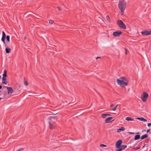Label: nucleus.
<instances>
[{
  "label": "nucleus",
  "mask_w": 151,
  "mask_h": 151,
  "mask_svg": "<svg viewBox=\"0 0 151 151\" xmlns=\"http://www.w3.org/2000/svg\"><path fill=\"white\" fill-rule=\"evenodd\" d=\"M11 50L9 47H6V52L7 53H9L10 52Z\"/></svg>",
  "instance_id": "17"
},
{
  "label": "nucleus",
  "mask_w": 151,
  "mask_h": 151,
  "mask_svg": "<svg viewBox=\"0 0 151 151\" xmlns=\"http://www.w3.org/2000/svg\"><path fill=\"white\" fill-rule=\"evenodd\" d=\"M147 126L148 127H150V126H151V123H149L147 124Z\"/></svg>",
  "instance_id": "31"
},
{
  "label": "nucleus",
  "mask_w": 151,
  "mask_h": 151,
  "mask_svg": "<svg viewBox=\"0 0 151 151\" xmlns=\"http://www.w3.org/2000/svg\"><path fill=\"white\" fill-rule=\"evenodd\" d=\"M106 114V116H110L111 115L109 114Z\"/></svg>",
  "instance_id": "32"
},
{
  "label": "nucleus",
  "mask_w": 151,
  "mask_h": 151,
  "mask_svg": "<svg viewBox=\"0 0 151 151\" xmlns=\"http://www.w3.org/2000/svg\"><path fill=\"white\" fill-rule=\"evenodd\" d=\"M129 133L130 134H134V133L133 132H129Z\"/></svg>",
  "instance_id": "35"
},
{
  "label": "nucleus",
  "mask_w": 151,
  "mask_h": 151,
  "mask_svg": "<svg viewBox=\"0 0 151 151\" xmlns=\"http://www.w3.org/2000/svg\"><path fill=\"white\" fill-rule=\"evenodd\" d=\"M118 6L120 11V14L122 15H123L126 6V2L124 0L120 1L119 3Z\"/></svg>",
  "instance_id": "1"
},
{
  "label": "nucleus",
  "mask_w": 151,
  "mask_h": 151,
  "mask_svg": "<svg viewBox=\"0 0 151 151\" xmlns=\"http://www.w3.org/2000/svg\"><path fill=\"white\" fill-rule=\"evenodd\" d=\"M148 94L146 92H144L141 97V99L143 102H146L148 97Z\"/></svg>",
  "instance_id": "5"
},
{
  "label": "nucleus",
  "mask_w": 151,
  "mask_h": 151,
  "mask_svg": "<svg viewBox=\"0 0 151 151\" xmlns=\"http://www.w3.org/2000/svg\"><path fill=\"white\" fill-rule=\"evenodd\" d=\"M146 131V130H144L142 131V132H143L144 131Z\"/></svg>",
  "instance_id": "41"
},
{
  "label": "nucleus",
  "mask_w": 151,
  "mask_h": 151,
  "mask_svg": "<svg viewBox=\"0 0 151 151\" xmlns=\"http://www.w3.org/2000/svg\"><path fill=\"white\" fill-rule=\"evenodd\" d=\"M150 129L148 130H147V133L148 132L150 131Z\"/></svg>",
  "instance_id": "36"
},
{
  "label": "nucleus",
  "mask_w": 151,
  "mask_h": 151,
  "mask_svg": "<svg viewBox=\"0 0 151 151\" xmlns=\"http://www.w3.org/2000/svg\"><path fill=\"white\" fill-rule=\"evenodd\" d=\"M57 8L58 9L59 11H60L61 10V9L60 7L58 6L57 7Z\"/></svg>",
  "instance_id": "30"
},
{
  "label": "nucleus",
  "mask_w": 151,
  "mask_h": 151,
  "mask_svg": "<svg viewBox=\"0 0 151 151\" xmlns=\"http://www.w3.org/2000/svg\"><path fill=\"white\" fill-rule=\"evenodd\" d=\"M57 117L56 116H51L48 118V119L50 120L49 121V128L51 129L55 128V126L54 124L57 121Z\"/></svg>",
  "instance_id": "2"
},
{
  "label": "nucleus",
  "mask_w": 151,
  "mask_h": 151,
  "mask_svg": "<svg viewBox=\"0 0 151 151\" xmlns=\"http://www.w3.org/2000/svg\"><path fill=\"white\" fill-rule=\"evenodd\" d=\"M147 137H148L147 135V134H145L141 137V139H143L145 138H147Z\"/></svg>",
  "instance_id": "19"
},
{
  "label": "nucleus",
  "mask_w": 151,
  "mask_h": 151,
  "mask_svg": "<svg viewBox=\"0 0 151 151\" xmlns=\"http://www.w3.org/2000/svg\"><path fill=\"white\" fill-rule=\"evenodd\" d=\"M6 88L7 90V94L8 95H11L13 92L14 90L11 87H7Z\"/></svg>",
  "instance_id": "7"
},
{
  "label": "nucleus",
  "mask_w": 151,
  "mask_h": 151,
  "mask_svg": "<svg viewBox=\"0 0 151 151\" xmlns=\"http://www.w3.org/2000/svg\"><path fill=\"white\" fill-rule=\"evenodd\" d=\"M136 119L144 122H146L147 121V119H145L143 117H137L136 118Z\"/></svg>",
  "instance_id": "14"
},
{
  "label": "nucleus",
  "mask_w": 151,
  "mask_h": 151,
  "mask_svg": "<svg viewBox=\"0 0 151 151\" xmlns=\"http://www.w3.org/2000/svg\"><path fill=\"white\" fill-rule=\"evenodd\" d=\"M141 34L143 35H151V31L145 30L142 31L141 32Z\"/></svg>",
  "instance_id": "8"
},
{
  "label": "nucleus",
  "mask_w": 151,
  "mask_h": 151,
  "mask_svg": "<svg viewBox=\"0 0 151 151\" xmlns=\"http://www.w3.org/2000/svg\"><path fill=\"white\" fill-rule=\"evenodd\" d=\"M117 84L120 86L122 87H124L128 85V82H126L123 80L118 79L117 80Z\"/></svg>",
  "instance_id": "3"
},
{
  "label": "nucleus",
  "mask_w": 151,
  "mask_h": 151,
  "mask_svg": "<svg viewBox=\"0 0 151 151\" xmlns=\"http://www.w3.org/2000/svg\"><path fill=\"white\" fill-rule=\"evenodd\" d=\"M100 146L101 147H106V146L105 145H104V144H101L100 145Z\"/></svg>",
  "instance_id": "27"
},
{
  "label": "nucleus",
  "mask_w": 151,
  "mask_h": 151,
  "mask_svg": "<svg viewBox=\"0 0 151 151\" xmlns=\"http://www.w3.org/2000/svg\"><path fill=\"white\" fill-rule=\"evenodd\" d=\"M125 119L128 121H133L134 120V119L132 118L129 117H126Z\"/></svg>",
  "instance_id": "18"
},
{
  "label": "nucleus",
  "mask_w": 151,
  "mask_h": 151,
  "mask_svg": "<svg viewBox=\"0 0 151 151\" xmlns=\"http://www.w3.org/2000/svg\"><path fill=\"white\" fill-rule=\"evenodd\" d=\"M101 116L103 118H105L106 116V114H102L101 115Z\"/></svg>",
  "instance_id": "24"
},
{
  "label": "nucleus",
  "mask_w": 151,
  "mask_h": 151,
  "mask_svg": "<svg viewBox=\"0 0 151 151\" xmlns=\"http://www.w3.org/2000/svg\"><path fill=\"white\" fill-rule=\"evenodd\" d=\"M118 105H116V106H115L114 108L113 109H112V110L113 111H115L116 110V109H117V107L118 106Z\"/></svg>",
  "instance_id": "25"
},
{
  "label": "nucleus",
  "mask_w": 151,
  "mask_h": 151,
  "mask_svg": "<svg viewBox=\"0 0 151 151\" xmlns=\"http://www.w3.org/2000/svg\"><path fill=\"white\" fill-rule=\"evenodd\" d=\"M117 23L119 27L121 29H126V27L124 23L121 20H119L117 21Z\"/></svg>",
  "instance_id": "4"
},
{
  "label": "nucleus",
  "mask_w": 151,
  "mask_h": 151,
  "mask_svg": "<svg viewBox=\"0 0 151 151\" xmlns=\"http://www.w3.org/2000/svg\"><path fill=\"white\" fill-rule=\"evenodd\" d=\"M6 35L5 34V32L4 31H3L2 32V36L1 38V40L3 42V43L5 44V45L6 46V44L5 42V38L6 37Z\"/></svg>",
  "instance_id": "10"
},
{
  "label": "nucleus",
  "mask_w": 151,
  "mask_h": 151,
  "mask_svg": "<svg viewBox=\"0 0 151 151\" xmlns=\"http://www.w3.org/2000/svg\"><path fill=\"white\" fill-rule=\"evenodd\" d=\"M106 18L107 20L109 22V21H110V18H109V16L108 15H107V16H106Z\"/></svg>",
  "instance_id": "26"
},
{
  "label": "nucleus",
  "mask_w": 151,
  "mask_h": 151,
  "mask_svg": "<svg viewBox=\"0 0 151 151\" xmlns=\"http://www.w3.org/2000/svg\"><path fill=\"white\" fill-rule=\"evenodd\" d=\"M145 147V145H144L142 147V148H144V147Z\"/></svg>",
  "instance_id": "39"
},
{
  "label": "nucleus",
  "mask_w": 151,
  "mask_h": 151,
  "mask_svg": "<svg viewBox=\"0 0 151 151\" xmlns=\"http://www.w3.org/2000/svg\"><path fill=\"white\" fill-rule=\"evenodd\" d=\"M140 138V135H136L134 138V140H137L139 139Z\"/></svg>",
  "instance_id": "21"
},
{
  "label": "nucleus",
  "mask_w": 151,
  "mask_h": 151,
  "mask_svg": "<svg viewBox=\"0 0 151 151\" xmlns=\"http://www.w3.org/2000/svg\"><path fill=\"white\" fill-rule=\"evenodd\" d=\"M118 79L122 80L123 81H124L126 82H128V81L127 80V79L124 77H121Z\"/></svg>",
  "instance_id": "15"
},
{
  "label": "nucleus",
  "mask_w": 151,
  "mask_h": 151,
  "mask_svg": "<svg viewBox=\"0 0 151 151\" xmlns=\"http://www.w3.org/2000/svg\"><path fill=\"white\" fill-rule=\"evenodd\" d=\"M1 99H2V98H0V100H1Z\"/></svg>",
  "instance_id": "42"
},
{
  "label": "nucleus",
  "mask_w": 151,
  "mask_h": 151,
  "mask_svg": "<svg viewBox=\"0 0 151 151\" xmlns=\"http://www.w3.org/2000/svg\"><path fill=\"white\" fill-rule=\"evenodd\" d=\"M125 51H126V52H125L126 54L127 55V51H128V50L126 49H125Z\"/></svg>",
  "instance_id": "29"
},
{
  "label": "nucleus",
  "mask_w": 151,
  "mask_h": 151,
  "mask_svg": "<svg viewBox=\"0 0 151 151\" xmlns=\"http://www.w3.org/2000/svg\"><path fill=\"white\" fill-rule=\"evenodd\" d=\"M122 141L121 139H119L115 143L116 147V148L119 149L120 148L121 145L122 144Z\"/></svg>",
  "instance_id": "6"
},
{
  "label": "nucleus",
  "mask_w": 151,
  "mask_h": 151,
  "mask_svg": "<svg viewBox=\"0 0 151 151\" xmlns=\"http://www.w3.org/2000/svg\"><path fill=\"white\" fill-rule=\"evenodd\" d=\"M7 81L6 78H2V84L7 85Z\"/></svg>",
  "instance_id": "12"
},
{
  "label": "nucleus",
  "mask_w": 151,
  "mask_h": 151,
  "mask_svg": "<svg viewBox=\"0 0 151 151\" xmlns=\"http://www.w3.org/2000/svg\"><path fill=\"white\" fill-rule=\"evenodd\" d=\"M7 76L6 75V70H5L4 71V73L3 75V77L2 78H6Z\"/></svg>",
  "instance_id": "20"
},
{
  "label": "nucleus",
  "mask_w": 151,
  "mask_h": 151,
  "mask_svg": "<svg viewBox=\"0 0 151 151\" xmlns=\"http://www.w3.org/2000/svg\"><path fill=\"white\" fill-rule=\"evenodd\" d=\"M136 134H139V132H137V133H135Z\"/></svg>",
  "instance_id": "40"
},
{
  "label": "nucleus",
  "mask_w": 151,
  "mask_h": 151,
  "mask_svg": "<svg viewBox=\"0 0 151 151\" xmlns=\"http://www.w3.org/2000/svg\"><path fill=\"white\" fill-rule=\"evenodd\" d=\"M100 57H97L96 58V59H99V58H100Z\"/></svg>",
  "instance_id": "37"
},
{
  "label": "nucleus",
  "mask_w": 151,
  "mask_h": 151,
  "mask_svg": "<svg viewBox=\"0 0 151 151\" xmlns=\"http://www.w3.org/2000/svg\"><path fill=\"white\" fill-rule=\"evenodd\" d=\"M2 88V86L1 85H0V89H1Z\"/></svg>",
  "instance_id": "38"
},
{
  "label": "nucleus",
  "mask_w": 151,
  "mask_h": 151,
  "mask_svg": "<svg viewBox=\"0 0 151 151\" xmlns=\"http://www.w3.org/2000/svg\"><path fill=\"white\" fill-rule=\"evenodd\" d=\"M127 146L125 145H122L120 146V148L116 150V151H122V150H124L125 149Z\"/></svg>",
  "instance_id": "11"
},
{
  "label": "nucleus",
  "mask_w": 151,
  "mask_h": 151,
  "mask_svg": "<svg viewBox=\"0 0 151 151\" xmlns=\"http://www.w3.org/2000/svg\"><path fill=\"white\" fill-rule=\"evenodd\" d=\"M54 22L53 20H50L49 21V23L51 24H52L54 23Z\"/></svg>",
  "instance_id": "22"
},
{
  "label": "nucleus",
  "mask_w": 151,
  "mask_h": 151,
  "mask_svg": "<svg viewBox=\"0 0 151 151\" xmlns=\"http://www.w3.org/2000/svg\"><path fill=\"white\" fill-rule=\"evenodd\" d=\"M23 149H19L17 151H21V150H22Z\"/></svg>",
  "instance_id": "33"
},
{
  "label": "nucleus",
  "mask_w": 151,
  "mask_h": 151,
  "mask_svg": "<svg viewBox=\"0 0 151 151\" xmlns=\"http://www.w3.org/2000/svg\"><path fill=\"white\" fill-rule=\"evenodd\" d=\"M125 130V129L124 127H122L121 128L118 129L117 130L118 132H120L122 131H124Z\"/></svg>",
  "instance_id": "16"
},
{
  "label": "nucleus",
  "mask_w": 151,
  "mask_h": 151,
  "mask_svg": "<svg viewBox=\"0 0 151 151\" xmlns=\"http://www.w3.org/2000/svg\"><path fill=\"white\" fill-rule=\"evenodd\" d=\"M122 33V32L120 31H117L114 32L113 33V35L115 37H119Z\"/></svg>",
  "instance_id": "9"
},
{
  "label": "nucleus",
  "mask_w": 151,
  "mask_h": 151,
  "mask_svg": "<svg viewBox=\"0 0 151 151\" xmlns=\"http://www.w3.org/2000/svg\"><path fill=\"white\" fill-rule=\"evenodd\" d=\"M24 84L26 86H27L28 85V83L27 81H25L24 82Z\"/></svg>",
  "instance_id": "28"
},
{
  "label": "nucleus",
  "mask_w": 151,
  "mask_h": 151,
  "mask_svg": "<svg viewBox=\"0 0 151 151\" xmlns=\"http://www.w3.org/2000/svg\"><path fill=\"white\" fill-rule=\"evenodd\" d=\"M7 40L8 42H9L10 41V36L9 35H7L6 36Z\"/></svg>",
  "instance_id": "23"
},
{
  "label": "nucleus",
  "mask_w": 151,
  "mask_h": 151,
  "mask_svg": "<svg viewBox=\"0 0 151 151\" xmlns=\"http://www.w3.org/2000/svg\"><path fill=\"white\" fill-rule=\"evenodd\" d=\"M113 106H114V104H112L110 106V107L111 108V107H112Z\"/></svg>",
  "instance_id": "34"
},
{
  "label": "nucleus",
  "mask_w": 151,
  "mask_h": 151,
  "mask_svg": "<svg viewBox=\"0 0 151 151\" xmlns=\"http://www.w3.org/2000/svg\"><path fill=\"white\" fill-rule=\"evenodd\" d=\"M113 119V117H111L108 118L106 119L105 120V122L106 123H109L110 121L111 120V119Z\"/></svg>",
  "instance_id": "13"
}]
</instances>
